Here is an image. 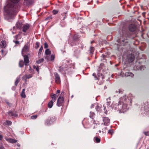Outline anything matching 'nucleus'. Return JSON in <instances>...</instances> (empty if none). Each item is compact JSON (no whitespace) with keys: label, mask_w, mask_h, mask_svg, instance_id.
Segmentation results:
<instances>
[{"label":"nucleus","mask_w":149,"mask_h":149,"mask_svg":"<svg viewBox=\"0 0 149 149\" xmlns=\"http://www.w3.org/2000/svg\"><path fill=\"white\" fill-rule=\"evenodd\" d=\"M50 121H49V122H48V120H47L46 121V123L47 124H51L52 123L54 122V121H55V120L54 118H50Z\"/></svg>","instance_id":"obj_18"},{"label":"nucleus","mask_w":149,"mask_h":149,"mask_svg":"<svg viewBox=\"0 0 149 149\" xmlns=\"http://www.w3.org/2000/svg\"><path fill=\"white\" fill-rule=\"evenodd\" d=\"M15 42L16 44H19V42L17 41H15Z\"/></svg>","instance_id":"obj_42"},{"label":"nucleus","mask_w":149,"mask_h":149,"mask_svg":"<svg viewBox=\"0 0 149 149\" xmlns=\"http://www.w3.org/2000/svg\"><path fill=\"white\" fill-rule=\"evenodd\" d=\"M6 123L7 125H11V124L12 123V122L10 121L7 120L6 121Z\"/></svg>","instance_id":"obj_33"},{"label":"nucleus","mask_w":149,"mask_h":149,"mask_svg":"<svg viewBox=\"0 0 149 149\" xmlns=\"http://www.w3.org/2000/svg\"><path fill=\"white\" fill-rule=\"evenodd\" d=\"M29 26L28 24L23 26L22 30L24 32H26V30L29 29Z\"/></svg>","instance_id":"obj_14"},{"label":"nucleus","mask_w":149,"mask_h":149,"mask_svg":"<svg viewBox=\"0 0 149 149\" xmlns=\"http://www.w3.org/2000/svg\"><path fill=\"white\" fill-rule=\"evenodd\" d=\"M64 70L63 67L62 66H61L59 67V70L60 71H62Z\"/></svg>","instance_id":"obj_30"},{"label":"nucleus","mask_w":149,"mask_h":149,"mask_svg":"<svg viewBox=\"0 0 149 149\" xmlns=\"http://www.w3.org/2000/svg\"><path fill=\"white\" fill-rule=\"evenodd\" d=\"M136 29V26L133 24H130L129 26V29L131 32L135 31Z\"/></svg>","instance_id":"obj_7"},{"label":"nucleus","mask_w":149,"mask_h":149,"mask_svg":"<svg viewBox=\"0 0 149 149\" xmlns=\"http://www.w3.org/2000/svg\"><path fill=\"white\" fill-rule=\"evenodd\" d=\"M48 47V45L46 42H45L44 44V48H47Z\"/></svg>","instance_id":"obj_36"},{"label":"nucleus","mask_w":149,"mask_h":149,"mask_svg":"<svg viewBox=\"0 0 149 149\" xmlns=\"http://www.w3.org/2000/svg\"><path fill=\"white\" fill-rule=\"evenodd\" d=\"M24 64L26 65H27L29 63V60L28 56L27 55L24 56Z\"/></svg>","instance_id":"obj_10"},{"label":"nucleus","mask_w":149,"mask_h":149,"mask_svg":"<svg viewBox=\"0 0 149 149\" xmlns=\"http://www.w3.org/2000/svg\"><path fill=\"white\" fill-rule=\"evenodd\" d=\"M6 140L7 141L12 143H16L17 142V140L10 138L6 139Z\"/></svg>","instance_id":"obj_13"},{"label":"nucleus","mask_w":149,"mask_h":149,"mask_svg":"<svg viewBox=\"0 0 149 149\" xmlns=\"http://www.w3.org/2000/svg\"><path fill=\"white\" fill-rule=\"evenodd\" d=\"M64 99L62 97H59L57 101V104L58 106H61L63 102Z\"/></svg>","instance_id":"obj_6"},{"label":"nucleus","mask_w":149,"mask_h":149,"mask_svg":"<svg viewBox=\"0 0 149 149\" xmlns=\"http://www.w3.org/2000/svg\"><path fill=\"white\" fill-rule=\"evenodd\" d=\"M44 61V59L43 58H41L40 59H39V60L37 61H36V63L38 64H40L42 62H43Z\"/></svg>","instance_id":"obj_24"},{"label":"nucleus","mask_w":149,"mask_h":149,"mask_svg":"<svg viewBox=\"0 0 149 149\" xmlns=\"http://www.w3.org/2000/svg\"><path fill=\"white\" fill-rule=\"evenodd\" d=\"M99 132H101L100 131H99Z\"/></svg>","instance_id":"obj_53"},{"label":"nucleus","mask_w":149,"mask_h":149,"mask_svg":"<svg viewBox=\"0 0 149 149\" xmlns=\"http://www.w3.org/2000/svg\"><path fill=\"white\" fill-rule=\"evenodd\" d=\"M102 56H103V57L104 58V56L103 55H102Z\"/></svg>","instance_id":"obj_51"},{"label":"nucleus","mask_w":149,"mask_h":149,"mask_svg":"<svg viewBox=\"0 0 149 149\" xmlns=\"http://www.w3.org/2000/svg\"><path fill=\"white\" fill-rule=\"evenodd\" d=\"M104 122V124L107 125L110 123V120L107 117H104L103 119Z\"/></svg>","instance_id":"obj_9"},{"label":"nucleus","mask_w":149,"mask_h":149,"mask_svg":"<svg viewBox=\"0 0 149 149\" xmlns=\"http://www.w3.org/2000/svg\"><path fill=\"white\" fill-rule=\"evenodd\" d=\"M116 92H118V91H116Z\"/></svg>","instance_id":"obj_52"},{"label":"nucleus","mask_w":149,"mask_h":149,"mask_svg":"<svg viewBox=\"0 0 149 149\" xmlns=\"http://www.w3.org/2000/svg\"><path fill=\"white\" fill-rule=\"evenodd\" d=\"M62 93H64L63 92H62L61 93V94H62Z\"/></svg>","instance_id":"obj_50"},{"label":"nucleus","mask_w":149,"mask_h":149,"mask_svg":"<svg viewBox=\"0 0 149 149\" xmlns=\"http://www.w3.org/2000/svg\"><path fill=\"white\" fill-rule=\"evenodd\" d=\"M36 44L37 45V48H38L39 47V43L38 42H36Z\"/></svg>","instance_id":"obj_39"},{"label":"nucleus","mask_w":149,"mask_h":149,"mask_svg":"<svg viewBox=\"0 0 149 149\" xmlns=\"http://www.w3.org/2000/svg\"><path fill=\"white\" fill-rule=\"evenodd\" d=\"M0 149H4V148L3 146H1L0 148Z\"/></svg>","instance_id":"obj_45"},{"label":"nucleus","mask_w":149,"mask_h":149,"mask_svg":"<svg viewBox=\"0 0 149 149\" xmlns=\"http://www.w3.org/2000/svg\"><path fill=\"white\" fill-rule=\"evenodd\" d=\"M94 116V114L93 112H90V117L91 118H93V117Z\"/></svg>","instance_id":"obj_29"},{"label":"nucleus","mask_w":149,"mask_h":149,"mask_svg":"<svg viewBox=\"0 0 149 149\" xmlns=\"http://www.w3.org/2000/svg\"><path fill=\"white\" fill-rule=\"evenodd\" d=\"M0 46L2 48H5L6 46V42L4 41H2L1 42Z\"/></svg>","instance_id":"obj_17"},{"label":"nucleus","mask_w":149,"mask_h":149,"mask_svg":"<svg viewBox=\"0 0 149 149\" xmlns=\"http://www.w3.org/2000/svg\"><path fill=\"white\" fill-rule=\"evenodd\" d=\"M93 76H94L95 77V79H97V78H96L95 77V73H93Z\"/></svg>","instance_id":"obj_41"},{"label":"nucleus","mask_w":149,"mask_h":149,"mask_svg":"<svg viewBox=\"0 0 149 149\" xmlns=\"http://www.w3.org/2000/svg\"><path fill=\"white\" fill-rule=\"evenodd\" d=\"M90 53L91 54H93L94 51V48L93 47H90Z\"/></svg>","instance_id":"obj_27"},{"label":"nucleus","mask_w":149,"mask_h":149,"mask_svg":"<svg viewBox=\"0 0 149 149\" xmlns=\"http://www.w3.org/2000/svg\"><path fill=\"white\" fill-rule=\"evenodd\" d=\"M28 50V47L27 45H25L22 50V54L23 56L24 53L27 52Z\"/></svg>","instance_id":"obj_11"},{"label":"nucleus","mask_w":149,"mask_h":149,"mask_svg":"<svg viewBox=\"0 0 149 149\" xmlns=\"http://www.w3.org/2000/svg\"><path fill=\"white\" fill-rule=\"evenodd\" d=\"M21 96L23 98H25L26 97V95L25 93V89H24L22 90V93L21 94Z\"/></svg>","instance_id":"obj_20"},{"label":"nucleus","mask_w":149,"mask_h":149,"mask_svg":"<svg viewBox=\"0 0 149 149\" xmlns=\"http://www.w3.org/2000/svg\"><path fill=\"white\" fill-rule=\"evenodd\" d=\"M51 96L52 100L49 102L48 104V107L49 108L52 107L53 103L55 101L56 98L58 97V95H56L55 94H53Z\"/></svg>","instance_id":"obj_3"},{"label":"nucleus","mask_w":149,"mask_h":149,"mask_svg":"<svg viewBox=\"0 0 149 149\" xmlns=\"http://www.w3.org/2000/svg\"><path fill=\"white\" fill-rule=\"evenodd\" d=\"M143 133L146 136H149V131L144 132Z\"/></svg>","instance_id":"obj_35"},{"label":"nucleus","mask_w":149,"mask_h":149,"mask_svg":"<svg viewBox=\"0 0 149 149\" xmlns=\"http://www.w3.org/2000/svg\"><path fill=\"white\" fill-rule=\"evenodd\" d=\"M96 110L97 111H99V109H98V108H96Z\"/></svg>","instance_id":"obj_48"},{"label":"nucleus","mask_w":149,"mask_h":149,"mask_svg":"<svg viewBox=\"0 0 149 149\" xmlns=\"http://www.w3.org/2000/svg\"><path fill=\"white\" fill-rule=\"evenodd\" d=\"M32 77V75L31 74H26L23 76L22 79L24 80H26V79L30 78Z\"/></svg>","instance_id":"obj_12"},{"label":"nucleus","mask_w":149,"mask_h":149,"mask_svg":"<svg viewBox=\"0 0 149 149\" xmlns=\"http://www.w3.org/2000/svg\"><path fill=\"white\" fill-rule=\"evenodd\" d=\"M128 100H129L127 99V97L126 95L120 97L117 105L114 106L110 105L111 102H107V105L112 108H114V109L119 113H124L128 109L127 106Z\"/></svg>","instance_id":"obj_1"},{"label":"nucleus","mask_w":149,"mask_h":149,"mask_svg":"<svg viewBox=\"0 0 149 149\" xmlns=\"http://www.w3.org/2000/svg\"><path fill=\"white\" fill-rule=\"evenodd\" d=\"M118 92H119V93H122V92L121 91H120V90H118Z\"/></svg>","instance_id":"obj_46"},{"label":"nucleus","mask_w":149,"mask_h":149,"mask_svg":"<svg viewBox=\"0 0 149 149\" xmlns=\"http://www.w3.org/2000/svg\"><path fill=\"white\" fill-rule=\"evenodd\" d=\"M20 80V78L19 77H18L16 78V80L15 82V86H17Z\"/></svg>","instance_id":"obj_21"},{"label":"nucleus","mask_w":149,"mask_h":149,"mask_svg":"<svg viewBox=\"0 0 149 149\" xmlns=\"http://www.w3.org/2000/svg\"><path fill=\"white\" fill-rule=\"evenodd\" d=\"M45 58L46 59H47V60H48V56H45Z\"/></svg>","instance_id":"obj_44"},{"label":"nucleus","mask_w":149,"mask_h":149,"mask_svg":"<svg viewBox=\"0 0 149 149\" xmlns=\"http://www.w3.org/2000/svg\"><path fill=\"white\" fill-rule=\"evenodd\" d=\"M45 53L47 55L50 54H51V51L49 49H47L45 50Z\"/></svg>","instance_id":"obj_25"},{"label":"nucleus","mask_w":149,"mask_h":149,"mask_svg":"<svg viewBox=\"0 0 149 149\" xmlns=\"http://www.w3.org/2000/svg\"><path fill=\"white\" fill-rule=\"evenodd\" d=\"M94 140L97 143H99L100 141V139L97 137H95L94 138Z\"/></svg>","instance_id":"obj_23"},{"label":"nucleus","mask_w":149,"mask_h":149,"mask_svg":"<svg viewBox=\"0 0 149 149\" xmlns=\"http://www.w3.org/2000/svg\"><path fill=\"white\" fill-rule=\"evenodd\" d=\"M58 12V11L57 10H54L53 11V13L54 15L57 14Z\"/></svg>","instance_id":"obj_34"},{"label":"nucleus","mask_w":149,"mask_h":149,"mask_svg":"<svg viewBox=\"0 0 149 149\" xmlns=\"http://www.w3.org/2000/svg\"><path fill=\"white\" fill-rule=\"evenodd\" d=\"M127 39H124L122 36L121 38L120 39L117 40V41L118 42H120V44H118V45H125V43L127 42Z\"/></svg>","instance_id":"obj_4"},{"label":"nucleus","mask_w":149,"mask_h":149,"mask_svg":"<svg viewBox=\"0 0 149 149\" xmlns=\"http://www.w3.org/2000/svg\"><path fill=\"white\" fill-rule=\"evenodd\" d=\"M16 25L17 28L20 29L22 26V24L21 23L18 22H17Z\"/></svg>","instance_id":"obj_19"},{"label":"nucleus","mask_w":149,"mask_h":149,"mask_svg":"<svg viewBox=\"0 0 149 149\" xmlns=\"http://www.w3.org/2000/svg\"><path fill=\"white\" fill-rule=\"evenodd\" d=\"M93 107H94V105L93 104H92L91 105V108Z\"/></svg>","instance_id":"obj_47"},{"label":"nucleus","mask_w":149,"mask_h":149,"mask_svg":"<svg viewBox=\"0 0 149 149\" xmlns=\"http://www.w3.org/2000/svg\"><path fill=\"white\" fill-rule=\"evenodd\" d=\"M108 133L112 135L113 134V130H109L108 132Z\"/></svg>","instance_id":"obj_26"},{"label":"nucleus","mask_w":149,"mask_h":149,"mask_svg":"<svg viewBox=\"0 0 149 149\" xmlns=\"http://www.w3.org/2000/svg\"><path fill=\"white\" fill-rule=\"evenodd\" d=\"M125 76L127 77L130 76L131 77H132L134 76V75L131 72H127L125 73Z\"/></svg>","instance_id":"obj_15"},{"label":"nucleus","mask_w":149,"mask_h":149,"mask_svg":"<svg viewBox=\"0 0 149 149\" xmlns=\"http://www.w3.org/2000/svg\"><path fill=\"white\" fill-rule=\"evenodd\" d=\"M11 3H8L6 6L5 9L8 17L11 18L16 14L19 7L14 6V3H17L19 0H10Z\"/></svg>","instance_id":"obj_2"},{"label":"nucleus","mask_w":149,"mask_h":149,"mask_svg":"<svg viewBox=\"0 0 149 149\" xmlns=\"http://www.w3.org/2000/svg\"><path fill=\"white\" fill-rule=\"evenodd\" d=\"M60 92V91L59 90H58L57 91L56 93H59Z\"/></svg>","instance_id":"obj_43"},{"label":"nucleus","mask_w":149,"mask_h":149,"mask_svg":"<svg viewBox=\"0 0 149 149\" xmlns=\"http://www.w3.org/2000/svg\"><path fill=\"white\" fill-rule=\"evenodd\" d=\"M43 49V47L42 46H41L40 47V48L39 50V52H38V54H40Z\"/></svg>","instance_id":"obj_28"},{"label":"nucleus","mask_w":149,"mask_h":149,"mask_svg":"<svg viewBox=\"0 0 149 149\" xmlns=\"http://www.w3.org/2000/svg\"><path fill=\"white\" fill-rule=\"evenodd\" d=\"M94 42V41H92L91 42V43H93Z\"/></svg>","instance_id":"obj_49"},{"label":"nucleus","mask_w":149,"mask_h":149,"mask_svg":"<svg viewBox=\"0 0 149 149\" xmlns=\"http://www.w3.org/2000/svg\"><path fill=\"white\" fill-rule=\"evenodd\" d=\"M8 116H14L16 117L17 116V115L16 114H15L11 111H10L8 113Z\"/></svg>","instance_id":"obj_16"},{"label":"nucleus","mask_w":149,"mask_h":149,"mask_svg":"<svg viewBox=\"0 0 149 149\" xmlns=\"http://www.w3.org/2000/svg\"><path fill=\"white\" fill-rule=\"evenodd\" d=\"M54 55H52L51 56V60L53 61L54 60Z\"/></svg>","instance_id":"obj_37"},{"label":"nucleus","mask_w":149,"mask_h":149,"mask_svg":"<svg viewBox=\"0 0 149 149\" xmlns=\"http://www.w3.org/2000/svg\"><path fill=\"white\" fill-rule=\"evenodd\" d=\"M24 65V63L23 61H21L19 63V66L20 67H23Z\"/></svg>","instance_id":"obj_22"},{"label":"nucleus","mask_w":149,"mask_h":149,"mask_svg":"<svg viewBox=\"0 0 149 149\" xmlns=\"http://www.w3.org/2000/svg\"><path fill=\"white\" fill-rule=\"evenodd\" d=\"M33 68L34 69H35L36 70V71L37 72H38L39 70V67L38 66L36 67L35 66H33Z\"/></svg>","instance_id":"obj_31"},{"label":"nucleus","mask_w":149,"mask_h":149,"mask_svg":"<svg viewBox=\"0 0 149 149\" xmlns=\"http://www.w3.org/2000/svg\"><path fill=\"white\" fill-rule=\"evenodd\" d=\"M3 136L1 135H0V140H2V139H3Z\"/></svg>","instance_id":"obj_40"},{"label":"nucleus","mask_w":149,"mask_h":149,"mask_svg":"<svg viewBox=\"0 0 149 149\" xmlns=\"http://www.w3.org/2000/svg\"><path fill=\"white\" fill-rule=\"evenodd\" d=\"M128 61L129 62L133 61L134 59V55L133 54L129 55L127 56Z\"/></svg>","instance_id":"obj_8"},{"label":"nucleus","mask_w":149,"mask_h":149,"mask_svg":"<svg viewBox=\"0 0 149 149\" xmlns=\"http://www.w3.org/2000/svg\"><path fill=\"white\" fill-rule=\"evenodd\" d=\"M54 75L55 82L57 84H59L61 82V81L59 75L56 72H55Z\"/></svg>","instance_id":"obj_5"},{"label":"nucleus","mask_w":149,"mask_h":149,"mask_svg":"<svg viewBox=\"0 0 149 149\" xmlns=\"http://www.w3.org/2000/svg\"><path fill=\"white\" fill-rule=\"evenodd\" d=\"M37 117V115H35L34 116H32L31 117V118L32 119H36Z\"/></svg>","instance_id":"obj_32"},{"label":"nucleus","mask_w":149,"mask_h":149,"mask_svg":"<svg viewBox=\"0 0 149 149\" xmlns=\"http://www.w3.org/2000/svg\"><path fill=\"white\" fill-rule=\"evenodd\" d=\"M110 100H111L110 98V97L108 98L107 99V102H111Z\"/></svg>","instance_id":"obj_38"}]
</instances>
